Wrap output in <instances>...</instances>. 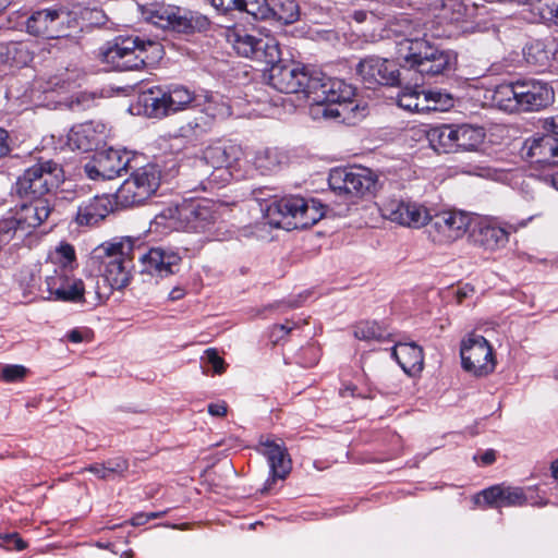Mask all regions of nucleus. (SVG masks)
I'll return each mask as SVG.
<instances>
[{
	"mask_svg": "<svg viewBox=\"0 0 558 558\" xmlns=\"http://www.w3.org/2000/svg\"><path fill=\"white\" fill-rule=\"evenodd\" d=\"M405 29L400 31L403 38L398 41V53L404 64L423 76H436L449 70L451 57L426 39L418 25L403 20Z\"/></svg>",
	"mask_w": 558,
	"mask_h": 558,
	"instance_id": "1",
	"label": "nucleus"
},
{
	"mask_svg": "<svg viewBox=\"0 0 558 558\" xmlns=\"http://www.w3.org/2000/svg\"><path fill=\"white\" fill-rule=\"evenodd\" d=\"M243 150L235 144L218 143L206 147L196 169L206 178L201 180L204 191L225 186L232 179L243 178Z\"/></svg>",
	"mask_w": 558,
	"mask_h": 558,
	"instance_id": "2",
	"label": "nucleus"
},
{
	"mask_svg": "<svg viewBox=\"0 0 558 558\" xmlns=\"http://www.w3.org/2000/svg\"><path fill=\"white\" fill-rule=\"evenodd\" d=\"M162 47L140 37L118 36L101 49L102 61L117 71L140 70L161 57Z\"/></svg>",
	"mask_w": 558,
	"mask_h": 558,
	"instance_id": "3",
	"label": "nucleus"
},
{
	"mask_svg": "<svg viewBox=\"0 0 558 558\" xmlns=\"http://www.w3.org/2000/svg\"><path fill=\"white\" fill-rule=\"evenodd\" d=\"M325 216L324 206L315 199L301 196H284L272 201L266 208L270 226L287 230L306 229Z\"/></svg>",
	"mask_w": 558,
	"mask_h": 558,
	"instance_id": "4",
	"label": "nucleus"
},
{
	"mask_svg": "<svg viewBox=\"0 0 558 558\" xmlns=\"http://www.w3.org/2000/svg\"><path fill=\"white\" fill-rule=\"evenodd\" d=\"M64 181L63 167L52 159L40 157L17 177L13 186L20 199H50L52 192Z\"/></svg>",
	"mask_w": 558,
	"mask_h": 558,
	"instance_id": "5",
	"label": "nucleus"
},
{
	"mask_svg": "<svg viewBox=\"0 0 558 558\" xmlns=\"http://www.w3.org/2000/svg\"><path fill=\"white\" fill-rule=\"evenodd\" d=\"M135 242L137 240L128 236L102 244V277L111 289L122 290L130 284L136 256Z\"/></svg>",
	"mask_w": 558,
	"mask_h": 558,
	"instance_id": "6",
	"label": "nucleus"
},
{
	"mask_svg": "<svg viewBox=\"0 0 558 558\" xmlns=\"http://www.w3.org/2000/svg\"><path fill=\"white\" fill-rule=\"evenodd\" d=\"M146 13L153 24L184 35L206 32L211 24L206 15L197 11L163 2L151 3Z\"/></svg>",
	"mask_w": 558,
	"mask_h": 558,
	"instance_id": "7",
	"label": "nucleus"
},
{
	"mask_svg": "<svg viewBox=\"0 0 558 558\" xmlns=\"http://www.w3.org/2000/svg\"><path fill=\"white\" fill-rule=\"evenodd\" d=\"M546 125L553 134H546L534 138L529 147L526 156L531 159L533 175L539 181L558 189V137L556 135L555 118L546 120Z\"/></svg>",
	"mask_w": 558,
	"mask_h": 558,
	"instance_id": "8",
	"label": "nucleus"
},
{
	"mask_svg": "<svg viewBox=\"0 0 558 558\" xmlns=\"http://www.w3.org/2000/svg\"><path fill=\"white\" fill-rule=\"evenodd\" d=\"M131 175L124 180L116 193V203L123 207L144 204L156 194L161 182V170L156 163H147L131 169Z\"/></svg>",
	"mask_w": 558,
	"mask_h": 558,
	"instance_id": "9",
	"label": "nucleus"
},
{
	"mask_svg": "<svg viewBox=\"0 0 558 558\" xmlns=\"http://www.w3.org/2000/svg\"><path fill=\"white\" fill-rule=\"evenodd\" d=\"M378 177L365 167H344L331 169L328 184L332 192L347 198H359L372 194Z\"/></svg>",
	"mask_w": 558,
	"mask_h": 558,
	"instance_id": "10",
	"label": "nucleus"
},
{
	"mask_svg": "<svg viewBox=\"0 0 558 558\" xmlns=\"http://www.w3.org/2000/svg\"><path fill=\"white\" fill-rule=\"evenodd\" d=\"M227 40L234 51L244 58L271 63L281 57L279 41L272 36L257 37L244 28L233 27L228 29Z\"/></svg>",
	"mask_w": 558,
	"mask_h": 558,
	"instance_id": "11",
	"label": "nucleus"
},
{
	"mask_svg": "<svg viewBox=\"0 0 558 558\" xmlns=\"http://www.w3.org/2000/svg\"><path fill=\"white\" fill-rule=\"evenodd\" d=\"M270 65L267 73L268 84L280 93H303L307 98L314 75L305 66L293 62L278 61L266 63Z\"/></svg>",
	"mask_w": 558,
	"mask_h": 558,
	"instance_id": "12",
	"label": "nucleus"
},
{
	"mask_svg": "<svg viewBox=\"0 0 558 558\" xmlns=\"http://www.w3.org/2000/svg\"><path fill=\"white\" fill-rule=\"evenodd\" d=\"M461 364L465 372L484 377L496 368V359L490 343L475 332L469 333L460 347Z\"/></svg>",
	"mask_w": 558,
	"mask_h": 558,
	"instance_id": "13",
	"label": "nucleus"
},
{
	"mask_svg": "<svg viewBox=\"0 0 558 558\" xmlns=\"http://www.w3.org/2000/svg\"><path fill=\"white\" fill-rule=\"evenodd\" d=\"M136 158L132 151L110 147L97 151L93 160L85 166V171L92 180H112L120 177L123 171L133 169Z\"/></svg>",
	"mask_w": 558,
	"mask_h": 558,
	"instance_id": "14",
	"label": "nucleus"
},
{
	"mask_svg": "<svg viewBox=\"0 0 558 558\" xmlns=\"http://www.w3.org/2000/svg\"><path fill=\"white\" fill-rule=\"evenodd\" d=\"M356 74L368 89H376L378 86L395 87L401 82L398 63L378 56L362 59L356 65Z\"/></svg>",
	"mask_w": 558,
	"mask_h": 558,
	"instance_id": "15",
	"label": "nucleus"
},
{
	"mask_svg": "<svg viewBox=\"0 0 558 558\" xmlns=\"http://www.w3.org/2000/svg\"><path fill=\"white\" fill-rule=\"evenodd\" d=\"M140 272L153 278L162 279L177 272L182 260L180 254L172 248L154 246L144 251L142 245H136Z\"/></svg>",
	"mask_w": 558,
	"mask_h": 558,
	"instance_id": "16",
	"label": "nucleus"
},
{
	"mask_svg": "<svg viewBox=\"0 0 558 558\" xmlns=\"http://www.w3.org/2000/svg\"><path fill=\"white\" fill-rule=\"evenodd\" d=\"M384 218L403 227L418 229L430 220L427 207L410 198H388L380 205Z\"/></svg>",
	"mask_w": 558,
	"mask_h": 558,
	"instance_id": "17",
	"label": "nucleus"
},
{
	"mask_svg": "<svg viewBox=\"0 0 558 558\" xmlns=\"http://www.w3.org/2000/svg\"><path fill=\"white\" fill-rule=\"evenodd\" d=\"M429 236L438 244L451 243L466 232L471 223V217L460 210H445L430 215Z\"/></svg>",
	"mask_w": 558,
	"mask_h": 558,
	"instance_id": "18",
	"label": "nucleus"
},
{
	"mask_svg": "<svg viewBox=\"0 0 558 558\" xmlns=\"http://www.w3.org/2000/svg\"><path fill=\"white\" fill-rule=\"evenodd\" d=\"M355 96V88L345 81L316 74L312 80L308 98L317 105L331 104L343 106L351 102Z\"/></svg>",
	"mask_w": 558,
	"mask_h": 558,
	"instance_id": "19",
	"label": "nucleus"
},
{
	"mask_svg": "<svg viewBox=\"0 0 558 558\" xmlns=\"http://www.w3.org/2000/svg\"><path fill=\"white\" fill-rule=\"evenodd\" d=\"M49 299L62 302H84L85 286L82 279L69 274L65 268L56 269L46 278Z\"/></svg>",
	"mask_w": 558,
	"mask_h": 558,
	"instance_id": "20",
	"label": "nucleus"
},
{
	"mask_svg": "<svg viewBox=\"0 0 558 558\" xmlns=\"http://www.w3.org/2000/svg\"><path fill=\"white\" fill-rule=\"evenodd\" d=\"M519 111H538L555 100V92L547 83L537 80L518 81Z\"/></svg>",
	"mask_w": 558,
	"mask_h": 558,
	"instance_id": "21",
	"label": "nucleus"
},
{
	"mask_svg": "<svg viewBox=\"0 0 558 558\" xmlns=\"http://www.w3.org/2000/svg\"><path fill=\"white\" fill-rule=\"evenodd\" d=\"M179 216L185 222L187 230L194 232H206L215 225L219 218V213L213 201L201 199L184 205L179 210Z\"/></svg>",
	"mask_w": 558,
	"mask_h": 558,
	"instance_id": "22",
	"label": "nucleus"
},
{
	"mask_svg": "<svg viewBox=\"0 0 558 558\" xmlns=\"http://www.w3.org/2000/svg\"><path fill=\"white\" fill-rule=\"evenodd\" d=\"M515 231L517 228L512 225L485 219L476 223L471 235L476 245L487 251H496L504 247L509 241V235Z\"/></svg>",
	"mask_w": 558,
	"mask_h": 558,
	"instance_id": "23",
	"label": "nucleus"
},
{
	"mask_svg": "<svg viewBox=\"0 0 558 558\" xmlns=\"http://www.w3.org/2000/svg\"><path fill=\"white\" fill-rule=\"evenodd\" d=\"M482 496L486 505L490 508L502 507H522L526 504L544 506L546 501H532L523 488L507 486L505 484L493 485L482 490Z\"/></svg>",
	"mask_w": 558,
	"mask_h": 558,
	"instance_id": "24",
	"label": "nucleus"
},
{
	"mask_svg": "<svg viewBox=\"0 0 558 558\" xmlns=\"http://www.w3.org/2000/svg\"><path fill=\"white\" fill-rule=\"evenodd\" d=\"M260 445L264 447L263 453L266 456L270 469V476L266 481L263 492H269L277 480H284L289 475L292 462L283 444L267 439Z\"/></svg>",
	"mask_w": 558,
	"mask_h": 558,
	"instance_id": "25",
	"label": "nucleus"
},
{
	"mask_svg": "<svg viewBox=\"0 0 558 558\" xmlns=\"http://www.w3.org/2000/svg\"><path fill=\"white\" fill-rule=\"evenodd\" d=\"M13 210L22 223V232L29 233L48 220L53 213L54 204L50 199H23Z\"/></svg>",
	"mask_w": 558,
	"mask_h": 558,
	"instance_id": "26",
	"label": "nucleus"
},
{
	"mask_svg": "<svg viewBox=\"0 0 558 558\" xmlns=\"http://www.w3.org/2000/svg\"><path fill=\"white\" fill-rule=\"evenodd\" d=\"M113 206L110 195H96L78 205L74 220L78 226H94L104 220L113 210Z\"/></svg>",
	"mask_w": 558,
	"mask_h": 558,
	"instance_id": "27",
	"label": "nucleus"
},
{
	"mask_svg": "<svg viewBox=\"0 0 558 558\" xmlns=\"http://www.w3.org/2000/svg\"><path fill=\"white\" fill-rule=\"evenodd\" d=\"M391 356L408 375H416L423 371V348L415 342H398L391 348Z\"/></svg>",
	"mask_w": 558,
	"mask_h": 558,
	"instance_id": "28",
	"label": "nucleus"
},
{
	"mask_svg": "<svg viewBox=\"0 0 558 558\" xmlns=\"http://www.w3.org/2000/svg\"><path fill=\"white\" fill-rule=\"evenodd\" d=\"M138 105L149 118H163L171 114L165 86H151L138 95Z\"/></svg>",
	"mask_w": 558,
	"mask_h": 558,
	"instance_id": "29",
	"label": "nucleus"
},
{
	"mask_svg": "<svg viewBox=\"0 0 558 558\" xmlns=\"http://www.w3.org/2000/svg\"><path fill=\"white\" fill-rule=\"evenodd\" d=\"M100 142L101 133L96 130L93 122L74 125L68 135L69 146L85 153L96 149Z\"/></svg>",
	"mask_w": 558,
	"mask_h": 558,
	"instance_id": "30",
	"label": "nucleus"
},
{
	"mask_svg": "<svg viewBox=\"0 0 558 558\" xmlns=\"http://www.w3.org/2000/svg\"><path fill=\"white\" fill-rule=\"evenodd\" d=\"M457 151H474L483 144L486 132L483 126L475 124H453Z\"/></svg>",
	"mask_w": 558,
	"mask_h": 558,
	"instance_id": "31",
	"label": "nucleus"
},
{
	"mask_svg": "<svg viewBox=\"0 0 558 558\" xmlns=\"http://www.w3.org/2000/svg\"><path fill=\"white\" fill-rule=\"evenodd\" d=\"M426 137L432 148L438 154L457 151L453 124H441L430 128L426 133Z\"/></svg>",
	"mask_w": 558,
	"mask_h": 558,
	"instance_id": "32",
	"label": "nucleus"
},
{
	"mask_svg": "<svg viewBox=\"0 0 558 558\" xmlns=\"http://www.w3.org/2000/svg\"><path fill=\"white\" fill-rule=\"evenodd\" d=\"M227 114H229V108L221 106L219 112H209L208 114L199 113L182 126L181 130L184 132L185 136H192L198 140L211 131L217 118H222Z\"/></svg>",
	"mask_w": 558,
	"mask_h": 558,
	"instance_id": "33",
	"label": "nucleus"
},
{
	"mask_svg": "<svg viewBox=\"0 0 558 558\" xmlns=\"http://www.w3.org/2000/svg\"><path fill=\"white\" fill-rule=\"evenodd\" d=\"M518 81L501 83L493 90L492 100L501 110L519 111Z\"/></svg>",
	"mask_w": 558,
	"mask_h": 558,
	"instance_id": "34",
	"label": "nucleus"
},
{
	"mask_svg": "<svg viewBox=\"0 0 558 558\" xmlns=\"http://www.w3.org/2000/svg\"><path fill=\"white\" fill-rule=\"evenodd\" d=\"M56 33L51 35L53 38L71 37L81 29L77 14L65 9H53V24Z\"/></svg>",
	"mask_w": 558,
	"mask_h": 558,
	"instance_id": "35",
	"label": "nucleus"
},
{
	"mask_svg": "<svg viewBox=\"0 0 558 558\" xmlns=\"http://www.w3.org/2000/svg\"><path fill=\"white\" fill-rule=\"evenodd\" d=\"M53 10L45 9L34 12L26 22V29L34 36H41L51 39V35L56 33L52 27Z\"/></svg>",
	"mask_w": 558,
	"mask_h": 558,
	"instance_id": "36",
	"label": "nucleus"
},
{
	"mask_svg": "<svg viewBox=\"0 0 558 558\" xmlns=\"http://www.w3.org/2000/svg\"><path fill=\"white\" fill-rule=\"evenodd\" d=\"M286 156L278 148H264L256 151L254 166L262 174L277 172Z\"/></svg>",
	"mask_w": 558,
	"mask_h": 558,
	"instance_id": "37",
	"label": "nucleus"
},
{
	"mask_svg": "<svg viewBox=\"0 0 558 558\" xmlns=\"http://www.w3.org/2000/svg\"><path fill=\"white\" fill-rule=\"evenodd\" d=\"M354 337L363 341L384 342L390 340L391 332L385 325L375 320H363L354 326Z\"/></svg>",
	"mask_w": 558,
	"mask_h": 558,
	"instance_id": "38",
	"label": "nucleus"
},
{
	"mask_svg": "<svg viewBox=\"0 0 558 558\" xmlns=\"http://www.w3.org/2000/svg\"><path fill=\"white\" fill-rule=\"evenodd\" d=\"M271 17L282 24H293L300 17V7L295 0H270Z\"/></svg>",
	"mask_w": 558,
	"mask_h": 558,
	"instance_id": "39",
	"label": "nucleus"
},
{
	"mask_svg": "<svg viewBox=\"0 0 558 558\" xmlns=\"http://www.w3.org/2000/svg\"><path fill=\"white\" fill-rule=\"evenodd\" d=\"M0 49L3 62L9 66L23 68L32 61V56L24 43L12 41L2 46Z\"/></svg>",
	"mask_w": 558,
	"mask_h": 558,
	"instance_id": "40",
	"label": "nucleus"
},
{
	"mask_svg": "<svg viewBox=\"0 0 558 558\" xmlns=\"http://www.w3.org/2000/svg\"><path fill=\"white\" fill-rule=\"evenodd\" d=\"M165 87L171 113L184 110L195 100L194 92L184 85L172 84Z\"/></svg>",
	"mask_w": 558,
	"mask_h": 558,
	"instance_id": "41",
	"label": "nucleus"
},
{
	"mask_svg": "<svg viewBox=\"0 0 558 558\" xmlns=\"http://www.w3.org/2000/svg\"><path fill=\"white\" fill-rule=\"evenodd\" d=\"M238 11H244L255 20H270V0H242Z\"/></svg>",
	"mask_w": 558,
	"mask_h": 558,
	"instance_id": "42",
	"label": "nucleus"
},
{
	"mask_svg": "<svg viewBox=\"0 0 558 558\" xmlns=\"http://www.w3.org/2000/svg\"><path fill=\"white\" fill-rule=\"evenodd\" d=\"M524 58L529 64L542 71L549 65L548 53L541 43H535L526 47L524 49Z\"/></svg>",
	"mask_w": 558,
	"mask_h": 558,
	"instance_id": "43",
	"label": "nucleus"
},
{
	"mask_svg": "<svg viewBox=\"0 0 558 558\" xmlns=\"http://www.w3.org/2000/svg\"><path fill=\"white\" fill-rule=\"evenodd\" d=\"M17 231L22 232V223L12 208L0 219V241H10Z\"/></svg>",
	"mask_w": 558,
	"mask_h": 558,
	"instance_id": "44",
	"label": "nucleus"
},
{
	"mask_svg": "<svg viewBox=\"0 0 558 558\" xmlns=\"http://www.w3.org/2000/svg\"><path fill=\"white\" fill-rule=\"evenodd\" d=\"M533 9L538 12L539 19L546 23L557 24L558 3L557 0H536L530 2Z\"/></svg>",
	"mask_w": 558,
	"mask_h": 558,
	"instance_id": "45",
	"label": "nucleus"
},
{
	"mask_svg": "<svg viewBox=\"0 0 558 558\" xmlns=\"http://www.w3.org/2000/svg\"><path fill=\"white\" fill-rule=\"evenodd\" d=\"M298 327V323L288 319L283 324L272 325L268 333L269 341L275 345L279 344Z\"/></svg>",
	"mask_w": 558,
	"mask_h": 558,
	"instance_id": "46",
	"label": "nucleus"
},
{
	"mask_svg": "<svg viewBox=\"0 0 558 558\" xmlns=\"http://www.w3.org/2000/svg\"><path fill=\"white\" fill-rule=\"evenodd\" d=\"M427 97H430L433 111H446L453 106V98L450 94L441 90H427Z\"/></svg>",
	"mask_w": 558,
	"mask_h": 558,
	"instance_id": "47",
	"label": "nucleus"
},
{
	"mask_svg": "<svg viewBox=\"0 0 558 558\" xmlns=\"http://www.w3.org/2000/svg\"><path fill=\"white\" fill-rule=\"evenodd\" d=\"M15 143L9 131L0 126V172L5 166V159L12 156Z\"/></svg>",
	"mask_w": 558,
	"mask_h": 558,
	"instance_id": "48",
	"label": "nucleus"
},
{
	"mask_svg": "<svg viewBox=\"0 0 558 558\" xmlns=\"http://www.w3.org/2000/svg\"><path fill=\"white\" fill-rule=\"evenodd\" d=\"M418 90L414 88H405L398 95L399 107L415 112L418 105Z\"/></svg>",
	"mask_w": 558,
	"mask_h": 558,
	"instance_id": "49",
	"label": "nucleus"
},
{
	"mask_svg": "<svg viewBox=\"0 0 558 558\" xmlns=\"http://www.w3.org/2000/svg\"><path fill=\"white\" fill-rule=\"evenodd\" d=\"M26 368L22 365H7L1 371V378L7 383L21 380L25 377Z\"/></svg>",
	"mask_w": 558,
	"mask_h": 558,
	"instance_id": "50",
	"label": "nucleus"
},
{
	"mask_svg": "<svg viewBox=\"0 0 558 558\" xmlns=\"http://www.w3.org/2000/svg\"><path fill=\"white\" fill-rule=\"evenodd\" d=\"M110 476L123 475L129 469V462L122 457L109 459L104 462Z\"/></svg>",
	"mask_w": 558,
	"mask_h": 558,
	"instance_id": "51",
	"label": "nucleus"
},
{
	"mask_svg": "<svg viewBox=\"0 0 558 558\" xmlns=\"http://www.w3.org/2000/svg\"><path fill=\"white\" fill-rule=\"evenodd\" d=\"M0 539V545L9 550L21 551L27 546V544L19 536L17 533L5 534L1 536Z\"/></svg>",
	"mask_w": 558,
	"mask_h": 558,
	"instance_id": "52",
	"label": "nucleus"
},
{
	"mask_svg": "<svg viewBox=\"0 0 558 558\" xmlns=\"http://www.w3.org/2000/svg\"><path fill=\"white\" fill-rule=\"evenodd\" d=\"M57 255L59 257V262L62 265L60 268L68 269V266L75 260L74 247L69 243L61 244L57 248Z\"/></svg>",
	"mask_w": 558,
	"mask_h": 558,
	"instance_id": "53",
	"label": "nucleus"
},
{
	"mask_svg": "<svg viewBox=\"0 0 558 558\" xmlns=\"http://www.w3.org/2000/svg\"><path fill=\"white\" fill-rule=\"evenodd\" d=\"M207 363L213 367L215 374H222L226 371L225 360L219 356L216 349H207L205 351Z\"/></svg>",
	"mask_w": 558,
	"mask_h": 558,
	"instance_id": "54",
	"label": "nucleus"
},
{
	"mask_svg": "<svg viewBox=\"0 0 558 558\" xmlns=\"http://www.w3.org/2000/svg\"><path fill=\"white\" fill-rule=\"evenodd\" d=\"M167 512H168L167 510H165V511H157V512H149V513L140 512V513L134 514L131 518L130 523L133 526L144 525V524H146L150 520L163 517L165 514H167Z\"/></svg>",
	"mask_w": 558,
	"mask_h": 558,
	"instance_id": "55",
	"label": "nucleus"
},
{
	"mask_svg": "<svg viewBox=\"0 0 558 558\" xmlns=\"http://www.w3.org/2000/svg\"><path fill=\"white\" fill-rule=\"evenodd\" d=\"M210 4L222 13L239 10L242 0H209Z\"/></svg>",
	"mask_w": 558,
	"mask_h": 558,
	"instance_id": "56",
	"label": "nucleus"
},
{
	"mask_svg": "<svg viewBox=\"0 0 558 558\" xmlns=\"http://www.w3.org/2000/svg\"><path fill=\"white\" fill-rule=\"evenodd\" d=\"M94 102V97L87 93H80L76 97L71 101V108L75 109H86L89 108Z\"/></svg>",
	"mask_w": 558,
	"mask_h": 558,
	"instance_id": "57",
	"label": "nucleus"
},
{
	"mask_svg": "<svg viewBox=\"0 0 558 558\" xmlns=\"http://www.w3.org/2000/svg\"><path fill=\"white\" fill-rule=\"evenodd\" d=\"M228 404L226 401H219L208 404V413L213 416L223 417L227 415Z\"/></svg>",
	"mask_w": 558,
	"mask_h": 558,
	"instance_id": "58",
	"label": "nucleus"
},
{
	"mask_svg": "<svg viewBox=\"0 0 558 558\" xmlns=\"http://www.w3.org/2000/svg\"><path fill=\"white\" fill-rule=\"evenodd\" d=\"M418 105L417 109H415V112H429L433 111L430 105V97H427V90L418 92Z\"/></svg>",
	"mask_w": 558,
	"mask_h": 558,
	"instance_id": "59",
	"label": "nucleus"
},
{
	"mask_svg": "<svg viewBox=\"0 0 558 558\" xmlns=\"http://www.w3.org/2000/svg\"><path fill=\"white\" fill-rule=\"evenodd\" d=\"M322 106V114L325 118H340L342 117V112L340 111V107L338 105L324 104Z\"/></svg>",
	"mask_w": 558,
	"mask_h": 558,
	"instance_id": "60",
	"label": "nucleus"
},
{
	"mask_svg": "<svg viewBox=\"0 0 558 558\" xmlns=\"http://www.w3.org/2000/svg\"><path fill=\"white\" fill-rule=\"evenodd\" d=\"M87 471L95 474L97 477L107 480L110 478V474L108 473L105 463H95L87 468Z\"/></svg>",
	"mask_w": 558,
	"mask_h": 558,
	"instance_id": "61",
	"label": "nucleus"
},
{
	"mask_svg": "<svg viewBox=\"0 0 558 558\" xmlns=\"http://www.w3.org/2000/svg\"><path fill=\"white\" fill-rule=\"evenodd\" d=\"M221 106L227 107L225 104H217L211 99H208L206 101L204 110L201 111V114H208L209 112H219Z\"/></svg>",
	"mask_w": 558,
	"mask_h": 558,
	"instance_id": "62",
	"label": "nucleus"
},
{
	"mask_svg": "<svg viewBox=\"0 0 558 558\" xmlns=\"http://www.w3.org/2000/svg\"><path fill=\"white\" fill-rule=\"evenodd\" d=\"M66 338L70 342L80 343L83 341V332L80 329H72L68 332Z\"/></svg>",
	"mask_w": 558,
	"mask_h": 558,
	"instance_id": "63",
	"label": "nucleus"
},
{
	"mask_svg": "<svg viewBox=\"0 0 558 558\" xmlns=\"http://www.w3.org/2000/svg\"><path fill=\"white\" fill-rule=\"evenodd\" d=\"M481 460L483 462V464L485 465H488V464H492L495 462L496 460V453L494 450H487L485 451L482 457H481Z\"/></svg>",
	"mask_w": 558,
	"mask_h": 558,
	"instance_id": "64",
	"label": "nucleus"
}]
</instances>
